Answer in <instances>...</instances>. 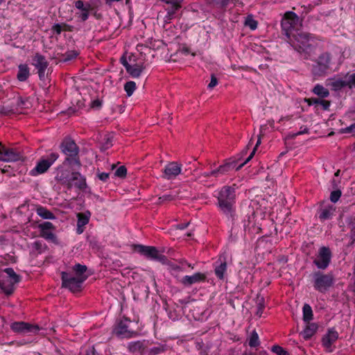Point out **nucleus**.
I'll use <instances>...</instances> for the list:
<instances>
[{
    "label": "nucleus",
    "instance_id": "f257e3e1",
    "mask_svg": "<svg viewBox=\"0 0 355 355\" xmlns=\"http://www.w3.org/2000/svg\"><path fill=\"white\" fill-rule=\"evenodd\" d=\"M291 43L295 51L308 58L317 46V39L309 33L297 31L293 34Z\"/></svg>",
    "mask_w": 355,
    "mask_h": 355
},
{
    "label": "nucleus",
    "instance_id": "f03ea898",
    "mask_svg": "<svg viewBox=\"0 0 355 355\" xmlns=\"http://www.w3.org/2000/svg\"><path fill=\"white\" fill-rule=\"evenodd\" d=\"M235 198V189L233 187L224 186L221 188L218 196V205L225 214L232 216Z\"/></svg>",
    "mask_w": 355,
    "mask_h": 355
},
{
    "label": "nucleus",
    "instance_id": "7ed1b4c3",
    "mask_svg": "<svg viewBox=\"0 0 355 355\" xmlns=\"http://www.w3.org/2000/svg\"><path fill=\"white\" fill-rule=\"evenodd\" d=\"M62 152L66 155L63 164H75L80 167L81 162L78 156L79 148L71 138H65L60 144Z\"/></svg>",
    "mask_w": 355,
    "mask_h": 355
},
{
    "label": "nucleus",
    "instance_id": "20e7f679",
    "mask_svg": "<svg viewBox=\"0 0 355 355\" xmlns=\"http://www.w3.org/2000/svg\"><path fill=\"white\" fill-rule=\"evenodd\" d=\"M1 271L4 273L1 275V291L6 295H10L15 289V285L21 281V277L11 268L1 269Z\"/></svg>",
    "mask_w": 355,
    "mask_h": 355
},
{
    "label": "nucleus",
    "instance_id": "39448f33",
    "mask_svg": "<svg viewBox=\"0 0 355 355\" xmlns=\"http://www.w3.org/2000/svg\"><path fill=\"white\" fill-rule=\"evenodd\" d=\"M334 282V277L331 273L324 274L320 272H316L313 274V287L320 293L327 291L333 286Z\"/></svg>",
    "mask_w": 355,
    "mask_h": 355
},
{
    "label": "nucleus",
    "instance_id": "423d86ee",
    "mask_svg": "<svg viewBox=\"0 0 355 355\" xmlns=\"http://www.w3.org/2000/svg\"><path fill=\"white\" fill-rule=\"evenodd\" d=\"M86 279L87 277H78L77 276H72L66 272H62V287L69 289L73 293L80 291L82 284Z\"/></svg>",
    "mask_w": 355,
    "mask_h": 355
},
{
    "label": "nucleus",
    "instance_id": "0eeeda50",
    "mask_svg": "<svg viewBox=\"0 0 355 355\" xmlns=\"http://www.w3.org/2000/svg\"><path fill=\"white\" fill-rule=\"evenodd\" d=\"M135 249L148 259L158 261L164 264L167 263L166 257L159 253L155 247L136 245Z\"/></svg>",
    "mask_w": 355,
    "mask_h": 355
},
{
    "label": "nucleus",
    "instance_id": "6e6552de",
    "mask_svg": "<svg viewBox=\"0 0 355 355\" xmlns=\"http://www.w3.org/2000/svg\"><path fill=\"white\" fill-rule=\"evenodd\" d=\"M331 54L328 52L321 53L316 61V64L313 67V73L315 76H322L324 75L329 68L331 62Z\"/></svg>",
    "mask_w": 355,
    "mask_h": 355
},
{
    "label": "nucleus",
    "instance_id": "1a4fd4ad",
    "mask_svg": "<svg viewBox=\"0 0 355 355\" xmlns=\"http://www.w3.org/2000/svg\"><path fill=\"white\" fill-rule=\"evenodd\" d=\"M58 157V153H50L46 159H42L37 162L36 166L31 170V175H37L45 173Z\"/></svg>",
    "mask_w": 355,
    "mask_h": 355
},
{
    "label": "nucleus",
    "instance_id": "9d476101",
    "mask_svg": "<svg viewBox=\"0 0 355 355\" xmlns=\"http://www.w3.org/2000/svg\"><path fill=\"white\" fill-rule=\"evenodd\" d=\"M331 252L328 247L322 246L319 249L317 258L313 261V263L319 269H326L331 262Z\"/></svg>",
    "mask_w": 355,
    "mask_h": 355
},
{
    "label": "nucleus",
    "instance_id": "9b49d317",
    "mask_svg": "<svg viewBox=\"0 0 355 355\" xmlns=\"http://www.w3.org/2000/svg\"><path fill=\"white\" fill-rule=\"evenodd\" d=\"M131 323L132 322L127 318L121 320L114 329V334L121 338H131L136 336L137 332L130 327Z\"/></svg>",
    "mask_w": 355,
    "mask_h": 355
},
{
    "label": "nucleus",
    "instance_id": "f8f14e48",
    "mask_svg": "<svg viewBox=\"0 0 355 355\" xmlns=\"http://www.w3.org/2000/svg\"><path fill=\"white\" fill-rule=\"evenodd\" d=\"M20 160H23L20 151L1 144V162H15Z\"/></svg>",
    "mask_w": 355,
    "mask_h": 355
},
{
    "label": "nucleus",
    "instance_id": "ddd939ff",
    "mask_svg": "<svg viewBox=\"0 0 355 355\" xmlns=\"http://www.w3.org/2000/svg\"><path fill=\"white\" fill-rule=\"evenodd\" d=\"M299 23L298 16L292 11L286 12L282 20V27L286 31V35L289 37L288 33L292 28Z\"/></svg>",
    "mask_w": 355,
    "mask_h": 355
},
{
    "label": "nucleus",
    "instance_id": "4468645a",
    "mask_svg": "<svg viewBox=\"0 0 355 355\" xmlns=\"http://www.w3.org/2000/svg\"><path fill=\"white\" fill-rule=\"evenodd\" d=\"M33 65L37 69L38 76L40 80H43L45 76V71L49 66V62L45 57L38 53H35L33 58Z\"/></svg>",
    "mask_w": 355,
    "mask_h": 355
},
{
    "label": "nucleus",
    "instance_id": "2eb2a0df",
    "mask_svg": "<svg viewBox=\"0 0 355 355\" xmlns=\"http://www.w3.org/2000/svg\"><path fill=\"white\" fill-rule=\"evenodd\" d=\"M71 189L75 187L79 190L83 191L87 187L86 178L79 172H71L69 179Z\"/></svg>",
    "mask_w": 355,
    "mask_h": 355
},
{
    "label": "nucleus",
    "instance_id": "dca6fc26",
    "mask_svg": "<svg viewBox=\"0 0 355 355\" xmlns=\"http://www.w3.org/2000/svg\"><path fill=\"white\" fill-rule=\"evenodd\" d=\"M11 329L18 333H29V332H37L39 330L38 326L31 325L24 322H13L10 325Z\"/></svg>",
    "mask_w": 355,
    "mask_h": 355
},
{
    "label": "nucleus",
    "instance_id": "f3484780",
    "mask_svg": "<svg viewBox=\"0 0 355 355\" xmlns=\"http://www.w3.org/2000/svg\"><path fill=\"white\" fill-rule=\"evenodd\" d=\"M182 165L177 162L168 163L164 171V178L170 180L175 178L181 173Z\"/></svg>",
    "mask_w": 355,
    "mask_h": 355
},
{
    "label": "nucleus",
    "instance_id": "a211bd4d",
    "mask_svg": "<svg viewBox=\"0 0 355 355\" xmlns=\"http://www.w3.org/2000/svg\"><path fill=\"white\" fill-rule=\"evenodd\" d=\"M236 161L234 159L226 160L225 163L219 166L216 169L211 171L213 177L218 178L221 175L227 173L230 170L236 166Z\"/></svg>",
    "mask_w": 355,
    "mask_h": 355
},
{
    "label": "nucleus",
    "instance_id": "6ab92c4d",
    "mask_svg": "<svg viewBox=\"0 0 355 355\" xmlns=\"http://www.w3.org/2000/svg\"><path fill=\"white\" fill-rule=\"evenodd\" d=\"M40 230V236L46 240L54 241L55 236L52 230L54 229L53 225L50 222H44L38 225Z\"/></svg>",
    "mask_w": 355,
    "mask_h": 355
},
{
    "label": "nucleus",
    "instance_id": "aec40b11",
    "mask_svg": "<svg viewBox=\"0 0 355 355\" xmlns=\"http://www.w3.org/2000/svg\"><path fill=\"white\" fill-rule=\"evenodd\" d=\"M206 278L207 277L205 274L201 272H196L193 275H187L181 279L180 282L185 286H189L198 282H205Z\"/></svg>",
    "mask_w": 355,
    "mask_h": 355
},
{
    "label": "nucleus",
    "instance_id": "412c9836",
    "mask_svg": "<svg viewBox=\"0 0 355 355\" xmlns=\"http://www.w3.org/2000/svg\"><path fill=\"white\" fill-rule=\"evenodd\" d=\"M70 176L71 173L68 170L60 169L58 170L56 174L55 180L60 184L66 187L67 189H71V184L69 182Z\"/></svg>",
    "mask_w": 355,
    "mask_h": 355
},
{
    "label": "nucleus",
    "instance_id": "4be33fe9",
    "mask_svg": "<svg viewBox=\"0 0 355 355\" xmlns=\"http://www.w3.org/2000/svg\"><path fill=\"white\" fill-rule=\"evenodd\" d=\"M89 212H88V215L83 213H78L77 214V232L78 234H81L83 232V227L89 223Z\"/></svg>",
    "mask_w": 355,
    "mask_h": 355
},
{
    "label": "nucleus",
    "instance_id": "5701e85b",
    "mask_svg": "<svg viewBox=\"0 0 355 355\" xmlns=\"http://www.w3.org/2000/svg\"><path fill=\"white\" fill-rule=\"evenodd\" d=\"M318 325L315 323H307L304 330L301 332V335L305 340L311 338L316 332Z\"/></svg>",
    "mask_w": 355,
    "mask_h": 355
},
{
    "label": "nucleus",
    "instance_id": "b1692460",
    "mask_svg": "<svg viewBox=\"0 0 355 355\" xmlns=\"http://www.w3.org/2000/svg\"><path fill=\"white\" fill-rule=\"evenodd\" d=\"M144 69L145 67L143 64H135L128 66L126 71L132 78H138Z\"/></svg>",
    "mask_w": 355,
    "mask_h": 355
},
{
    "label": "nucleus",
    "instance_id": "393cba45",
    "mask_svg": "<svg viewBox=\"0 0 355 355\" xmlns=\"http://www.w3.org/2000/svg\"><path fill=\"white\" fill-rule=\"evenodd\" d=\"M338 333L336 331H329L328 334L323 337L322 344L326 348H329L332 343L338 339Z\"/></svg>",
    "mask_w": 355,
    "mask_h": 355
},
{
    "label": "nucleus",
    "instance_id": "a878e982",
    "mask_svg": "<svg viewBox=\"0 0 355 355\" xmlns=\"http://www.w3.org/2000/svg\"><path fill=\"white\" fill-rule=\"evenodd\" d=\"M12 100L15 107L19 109L18 112H21L23 110L28 109L31 106V103L28 98L21 99L19 97H14Z\"/></svg>",
    "mask_w": 355,
    "mask_h": 355
},
{
    "label": "nucleus",
    "instance_id": "bb28decb",
    "mask_svg": "<svg viewBox=\"0 0 355 355\" xmlns=\"http://www.w3.org/2000/svg\"><path fill=\"white\" fill-rule=\"evenodd\" d=\"M328 85L331 87V89L334 91L340 90L342 88L347 87L346 80L341 78L331 79Z\"/></svg>",
    "mask_w": 355,
    "mask_h": 355
},
{
    "label": "nucleus",
    "instance_id": "cd10ccee",
    "mask_svg": "<svg viewBox=\"0 0 355 355\" xmlns=\"http://www.w3.org/2000/svg\"><path fill=\"white\" fill-rule=\"evenodd\" d=\"M30 76L29 68L27 64H20L17 78L19 81H25Z\"/></svg>",
    "mask_w": 355,
    "mask_h": 355
},
{
    "label": "nucleus",
    "instance_id": "c85d7f7f",
    "mask_svg": "<svg viewBox=\"0 0 355 355\" xmlns=\"http://www.w3.org/2000/svg\"><path fill=\"white\" fill-rule=\"evenodd\" d=\"M36 213L38 216L44 219H55V216L54 214L47 209L46 207L42 206H37L36 208Z\"/></svg>",
    "mask_w": 355,
    "mask_h": 355
},
{
    "label": "nucleus",
    "instance_id": "c756f323",
    "mask_svg": "<svg viewBox=\"0 0 355 355\" xmlns=\"http://www.w3.org/2000/svg\"><path fill=\"white\" fill-rule=\"evenodd\" d=\"M19 109L15 107L13 100L10 103L3 101V105H1V114L9 115L11 113L18 112Z\"/></svg>",
    "mask_w": 355,
    "mask_h": 355
},
{
    "label": "nucleus",
    "instance_id": "7c9ffc66",
    "mask_svg": "<svg viewBox=\"0 0 355 355\" xmlns=\"http://www.w3.org/2000/svg\"><path fill=\"white\" fill-rule=\"evenodd\" d=\"M255 302L257 309L256 315L260 318L262 315L263 309L265 308V299L262 295L258 294L257 295Z\"/></svg>",
    "mask_w": 355,
    "mask_h": 355
},
{
    "label": "nucleus",
    "instance_id": "2f4dec72",
    "mask_svg": "<svg viewBox=\"0 0 355 355\" xmlns=\"http://www.w3.org/2000/svg\"><path fill=\"white\" fill-rule=\"evenodd\" d=\"M313 319V311L310 305L305 304L303 306V320L309 323Z\"/></svg>",
    "mask_w": 355,
    "mask_h": 355
},
{
    "label": "nucleus",
    "instance_id": "473e14b6",
    "mask_svg": "<svg viewBox=\"0 0 355 355\" xmlns=\"http://www.w3.org/2000/svg\"><path fill=\"white\" fill-rule=\"evenodd\" d=\"M313 92L322 98L327 97L329 94V90L320 85H316L313 89Z\"/></svg>",
    "mask_w": 355,
    "mask_h": 355
},
{
    "label": "nucleus",
    "instance_id": "72a5a7b5",
    "mask_svg": "<svg viewBox=\"0 0 355 355\" xmlns=\"http://www.w3.org/2000/svg\"><path fill=\"white\" fill-rule=\"evenodd\" d=\"M227 270V263L226 261L221 262L220 264L216 267L214 271L215 274L220 279H223L225 272Z\"/></svg>",
    "mask_w": 355,
    "mask_h": 355
},
{
    "label": "nucleus",
    "instance_id": "f704fd0d",
    "mask_svg": "<svg viewBox=\"0 0 355 355\" xmlns=\"http://www.w3.org/2000/svg\"><path fill=\"white\" fill-rule=\"evenodd\" d=\"M73 271L76 272V276L78 277H87L86 275H85V272L87 270V266L84 265H81L80 263L76 264L73 268Z\"/></svg>",
    "mask_w": 355,
    "mask_h": 355
},
{
    "label": "nucleus",
    "instance_id": "c9c22d12",
    "mask_svg": "<svg viewBox=\"0 0 355 355\" xmlns=\"http://www.w3.org/2000/svg\"><path fill=\"white\" fill-rule=\"evenodd\" d=\"M128 349L130 352H143L144 350V343L140 341L131 343L128 345Z\"/></svg>",
    "mask_w": 355,
    "mask_h": 355
},
{
    "label": "nucleus",
    "instance_id": "e433bc0d",
    "mask_svg": "<svg viewBox=\"0 0 355 355\" xmlns=\"http://www.w3.org/2000/svg\"><path fill=\"white\" fill-rule=\"evenodd\" d=\"M136 89V84L134 81H128L124 85V89L128 96H132Z\"/></svg>",
    "mask_w": 355,
    "mask_h": 355
},
{
    "label": "nucleus",
    "instance_id": "4c0bfd02",
    "mask_svg": "<svg viewBox=\"0 0 355 355\" xmlns=\"http://www.w3.org/2000/svg\"><path fill=\"white\" fill-rule=\"evenodd\" d=\"M259 345V336L255 331H253L249 339V345L251 347H257Z\"/></svg>",
    "mask_w": 355,
    "mask_h": 355
},
{
    "label": "nucleus",
    "instance_id": "58836bf2",
    "mask_svg": "<svg viewBox=\"0 0 355 355\" xmlns=\"http://www.w3.org/2000/svg\"><path fill=\"white\" fill-rule=\"evenodd\" d=\"M1 173L8 174V176L9 177L15 176V171L10 165H3V164H1Z\"/></svg>",
    "mask_w": 355,
    "mask_h": 355
},
{
    "label": "nucleus",
    "instance_id": "ea45409f",
    "mask_svg": "<svg viewBox=\"0 0 355 355\" xmlns=\"http://www.w3.org/2000/svg\"><path fill=\"white\" fill-rule=\"evenodd\" d=\"M164 347L163 346L154 347L150 349H148L146 352L148 355H157L164 352Z\"/></svg>",
    "mask_w": 355,
    "mask_h": 355
},
{
    "label": "nucleus",
    "instance_id": "a19ab883",
    "mask_svg": "<svg viewBox=\"0 0 355 355\" xmlns=\"http://www.w3.org/2000/svg\"><path fill=\"white\" fill-rule=\"evenodd\" d=\"M77 55H78V53L76 51H69L66 52L63 55L62 60L64 62H67V61L71 60L76 58Z\"/></svg>",
    "mask_w": 355,
    "mask_h": 355
},
{
    "label": "nucleus",
    "instance_id": "79ce46f5",
    "mask_svg": "<svg viewBox=\"0 0 355 355\" xmlns=\"http://www.w3.org/2000/svg\"><path fill=\"white\" fill-rule=\"evenodd\" d=\"M126 174L127 168L125 166H121L116 170L114 173L115 176H117L121 178H124L126 176Z\"/></svg>",
    "mask_w": 355,
    "mask_h": 355
},
{
    "label": "nucleus",
    "instance_id": "37998d69",
    "mask_svg": "<svg viewBox=\"0 0 355 355\" xmlns=\"http://www.w3.org/2000/svg\"><path fill=\"white\" fill-rule=\"evenodd\" d=\"M75 7L80 10L81 11L85 10V9H91V6L89 3L85 4L84 2L81 0H78L75 1Z\"/></svg>",
    "mask_w": 355,
    "mask_h": 355
},
{
    "label": "nucleus",
    "instance_id": "c03bdc74",
    "mask_svg": "<svg viewBox=\"0 0 355 355\" xmlns=\"http://www.w3.org/2000/svg\"><path fill=\"white\" fill-rule=\"evenodd\" d=\"M272 351L277 355H289L288 352L279 345H274L272 347Z\"/></svg>",
    "mask_w": 355,
    "mask_h": 355
},
{
    "label": "nucleus",
    "instance_id": "a18cd8bd",
    "mask_svg": "<svg viewBox=\"0 0 355 355\" xmlns=\"http://www.w3.org/2000/svg\"><path fill=\"white\" fill-rule=\"evenodd\" d=\"M341 196V191L340 190L333 191L330 195V200L332 202H336Z\"/></svg>",
    "mask_w": 355,
    "mask_h": 355
},
{
    "label": "nucleus",
    "instance_id": "49530a36",
    "mask_svg": "<svg viewBox=\"0 0 355 355\" xmlns=\"http://www.w3.org/2000/svg\"><path fill=\"white\" fill-rule=\"evenodd\" d=\"M245 24L248 26L252 30H254L257 27V21L250 17L247 18Z\"/></svg>",
    "mask_w": 355,
    "mask_h": 355
},
{
    "label": "nucleus",
    "instance_id": "de8ad7c7",
    "mask_svg": "<svg viewBox=\"0 0 355 355\" xmlns=\"http://www.w3.org/2000/svg\"><path fill=\"white\" fill-rule=\"evenodd\" d=\"M331 211L329 209H324L321 211V213L320 214V218L321 220H324L329 219L331 217Z\"/></svg>",
    "mask_w": 355,
    "mask_h": 355
},
{
    "label": "nucleus",
    "instance_id": "09e8293b",
    "mask_svg": "<svg viewBox=\"0 0 355 355\" xmlns=\"http://www.w3.org/2000/svg\"><path fill=\"white\" fill-rule=\"evenodd\" d=\"M346 82L347 87L349 88H352V87L355 86V73L349 75Z\"/></svg>",
    "mask_w": 355,
    "mask_h": 355
},
{
    "label": "nucleus",
    "instance_id": "8fccbe9b",
    "mask_svg": "<svg viewBox=\"0 0 355 355\" xmlns=\"http://www.w3.org/2000/svg\"><path fill=\"white\" fill-rule=\"evenodd\" d=\"M255 152H256V148H254L253 150L252 151L250 155L248 156V157L245 159V161L236 168V171L240 170L246 163H248L250 160H251V159L254 155Z\"/></svg>",
    "mask_w": 355,
    "mask_h": 355
},
{
    "label": "nucleus",
    "instance_id": "3c124183",
    "mask_svg": "<svg viewBox=\"0 0 355 355\" xmlns=\"http://www.w3.org/2000/svg\"><path fill=\"white\" fill-rule=\"evenodd\" d=\"M218 84V80L216 77V76L212 73L211 75V81L210 83H209L207 87L209 89H213L214 87H216Z\"/></svg>",
    "mask_w": 355,
    "mask_h": 355
},
{
    "label": "nucleus",
    "instance_id": "603ef678",
    "mask_svg": "<svg viewBox=\"0 0 355 355\" xmlns=\"http://www.w3.org/2000/svg\"><path fill=\"white\" fill-rule=\"evenodd\" d=\"M173 200H174V197L171 195H164L159 198L157 204H162L164 201H171Z\"/></svg>",
    "mask_w": 355,
    "mask_h": 355
},
{
    "label": "nucleus",
    "instance_id": "864d4df0",
    "mask_svg": "<svg viewBox=\"0 0 355 355\" xmlns=\"http://www.w3.org/2000/svg\"><path fill=\"white\" fill-rule=\"evenodd\" d=\"M112 140L111 137H107L105 138V141L103 144L102 148L103 150H106V149L109 148L112 145Z\"/></svg>",
    "mask_w": 355,
    "mask_h": 355
},
{
    "label": "nucleus",
    "instance_id": "5fc2aeb1",
    "mask_svg": "<svg viewBox=\"0 0 355 355\" xmlns=\"http://www.w3.org/2000/svg\"><path fill=\"white\" fill-rule=\"evenodd\" d=\"M89 10L90 9H85L80 14L79 17L82 21H85L88 19Z\"/></svg>",
    "mask_w": 355,
    "mask_h": 355
},
{
    "label": "nucleus",
    "instance_id": "6e6d98bb",
    "mask_svg": "<svg viewBox=\"0 0 355 355\" xmlns=\"http://www.w3.org/2000/svg\"><path fill=\"white\" fill-rule=\"evenodd\" d=\"M309 128H307L306 127H304L302 130H301L300 131L297 132H295V133H293L292 135H291V138H295L299 135H301L302 134H306V133H309Z\"/></svg>",
    "mask_w": 355,
    "mask_h": 355
},
{
    "label": "nucleus",
    "instance_id": "4d7b16f0",
    "mask_svg": "<svg viewBox=\"0 0 355 355\" xmlns=\"http://www.w3.org/2000/svg\"><path fill=\"white\" fill-rule=\"evenodd\" d=\"M354 131H355V123L341 130L342 133H349Z\"/></svg>",
    "mask_w": 355,
    "mask_h": 355
},
{
    "label": "nucleus",
    "instance_id": "13d9d810",
    "mask_svg": "<svg viewBox=\"0 0 355 355\" xmlns=\"http://www.w3.org/2000/svg\"><path fill=\"white\" fill-rule=\"evenodd\" d=\"M52 30L57 34L60 35L62 31V24H55L53 26Z\"/></svg>",
    "mask_w": 355,
    "mask_h": 355
},
{
    "label": "nucleus",
    "instance_id": "bf43d9fd",
    "mask_svg": "<svg viewBox=\"0 0 355 355\" xmlns=\"http://www.w3.org/2000/svg\"><path fill=\"white\" fill-rule=\"evenodd\" d=\"M101 105H102V101L100 99H96L92 102L91 107L95 108V109H98L101 107Z\"/></svg>",
    "mask_w": 355,
    "mask_h": 355
},
{
    "label": "nucleus",
    "instance_id": "052dcab7",
    "mask_svg": "<svg viewBox=\"0 0 355 355\" xmlns=\"http://www.w3.org/2000/svg\"><path fill=\"white\" fill-rule=\"evenodd\" d=\"M319 104L322 106V108H323L324 110H327L329 109V107L330 106V101H326V100H320V99Z\"/></svg>",
    "mask_w": 355,
    "mask_h": 355
},
{
    "label": "nucleus",
    "instance_id": "680f3d73",
    "mask_svg": "<svg viewBox=\"0 0 355 355\" xmlns=\"http://www.w3.org/2000/svg\"><path fill=\"white\" fill-rule=\"evenodd\" d=\"M304 101L308 103L309 105H311L313 104H319L320 102V99L315 98H305Z\"/></svg>",
    "mask_w": 355,
    "mask_h": 355
},
{
    "label": "nucleus",
    "instance_id": "e2e57ef3",
    "mask_svg": "<svg viewBox=\"0 0 355 355\" xmlns=\"http://www.w3.org/2000/svg\"><path fill=\"white\" fill-rule=\"evenodd\" d=\"M109 175L110 174L108 173H103H103H98V178L101 180H102L103 182H105L108 179Z\"/></svg>",
    "mask_w": 355,
    "mask_h": 355
},
{
    "label": "nucleus",
    "instance_id": "0e129e2a",
    "mask_svg": "<svg viewBox=\"0 0 355 355\" xmlns=\"http://www.w3.org/2000/svg\"><path fill=\"white\" fill-rule=\"evenodd\" d=\"M237 0H220L221 8H226L230 2H236Z\"/></svg>",
    "mask_w": 355,
    "mask_h": 355
},
{
    "label": "nucleus",
    "instance_id": "69168bd1",
    "mask_svg": "<svg viewBox=\"0 0 355 355\" xmlns=\"http://www.w3.org/2000/svg\"><path fill=\"white\" fill-rule=\"evenodd\" d=\"M121 64L124 66V67L125 68V69H127L128 68V66H130V65H131V64H130L128 62V61H127V60H126V58H125V56L121 57Z\"/></svg>",
    "mask_w": 355,
    "mask_h": 355
},
{
    "label": "nucleus",
    "instance_id": "338daca9",
    "mask_svg": "<svg viewBox=\"0 0 355 355\" xmlns=\"http://www.w3.org/2000/svg\"><path fill=\"white\" fill-rule=\"evenodd\" d=\"M189 222L185 223L178 224L177 225H175V228L177 230H183V229L187 228L189 226Z\"/></svg>",
    "mask_w": 355,
    "mask_h": 355
},
{
    "label": "nucleus",
    "instance_id": "774afa93",
    "mask_svg": "<svg viewBox=\"0 0 355 355\" xmlns=\"http://www.w3.org/2000/svg\"><path fill=\"white\" fill-rule=\"evenodd\" d=\"M62 31H71L72 27L67 24H62Z\"/></svg>",
    "mask_w": 355,
    "mask_h": 355
}]
</instances>
